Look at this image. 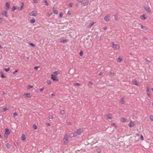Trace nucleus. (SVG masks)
Here are the masks:
<instances>
[{
  "label": "nucleus",
  "instance_id": "f257e3e1",
  "mask_svg": "<svg viewBox=\"0 0 153 153\" xmlns=\"http://www.w3.org/2000/svg\"><path fill=\"white\" fill-rule=\"evenodd\" d=\"M63 142L64 145H66L69 143L68 136L67 134L64 135L63 139Z\"/></svg>",
  "mask_w": 153,
  "mask_h": 153
},
{
  "label": "nucleus",
  "instance_id": "f03ea898",
  "mask_svg": "<svg viewBox=\"0 0 153 153\" xmlns=\"http://www.w3.org/2000/svg\"><path fill=\"white\" fill-rule=\"evenodd\" d=\"M21 5L20 8H19V7H18L15 6H13L12 8V11H14L16 10H18L20 11L22 10L23 8L24 4L22 2H21Z\"/></svg>",
  "mask_w": 153,
  "mask_h": 153
},
{
  "label": "nucleus",
  "instance_id": "7ed1b4c3",
  "mask_svg": "<svg viewBox=\"0 0 153 153\" xmlns=\"http://www.w3.org/2000/svg\"><path fill=\"white\" fill-rule=\"evenodd\" d=\"M112 47L116 50H119L120 48V47L119 45L115 44L113 42L112 43Z\"/></svg>",
  "mask_w": 153,
  "mask_h": 153
},
{
  "label": "nucleus",
  "instance_id": "20e7f679",
  "mask_svg": "<svg viewBox=\"0 0 153 153\" xmlns=\"http://www.w3.org/2000/svg\"><path fill=\"white\" fill-rule=\"evenodd\" d=\"M10 131L8 128H6L5 130V132L4 134V136L5 137H7L8 136L10 135Z\"/></svg>",
  "mask_w": 153,
  "mask_h": 153
},
{
  "label": "nucleus",
  "instance_id": "39448f33",
  "mask_svg": "<svg viewBox=\"0 0 153 153\" xmlns=\"http://www.w3.org/2000/svg\"><path fill=\"white\" fill-rule=\"evenodd\" d=\"M144 10L147 12L151 13H152V10L151 8L149 7L144 6Z\"/></svg>",
  "mask_w": 153,
  "mask_h": 153
},
{
  "label": "nucleus",
  "instance_id": "423d86ee",
  "mask_svg": "<svg viewBox=\"0 0 153 153\" xmlns=\"http://www.w3.org/2000/svg\"><path fill=\"white\" fill-rule=\"evenodd\" d=\"M51 79L54 81H59V79L58 78H57V77L54 74H51Z\"/></svg>",
  "mask_w": 153,
  "mask_h": 153
},
{
  "label": "nucleus",
  "instance_id": "0eeeda50",
  "mask_svg": "<svg viewBox=\"0 0 153 153\" xmlns=\"http://www.w3.org/2000/svg\"><path fill=\"white\" fill-rule=\"evenodd\" d=\"M82 132V130L81 128H79L77 130L76 132L75 133H76L77 136V135H81Z\"/></svg>",
  "mask_w": 153,
  "mask_h": 153
},
{
  "label": "nucleus",
  "instance_id": "6e6552de",
  "mask_svg": "<svg viewBox=\"0 0 153 153\" xmlns=\"http://www.w3.org/2000/svg\"><path fill=\"white\" fill-rule=\"evenodd\" d=\"M88 0H82L81 2L82 4L84 6L87 5L88 3Z\"/></svg>",
  "mask_w": 153,
  "mask_h": 153
},
{
  "label": "nucleus",
  "instance_id": "1a4fd4ad",
  "mask_svg": "<svg viewBox=\"0 0 153 153\" xmlns=\"http://www.w3.org/2000/svg\"><path fill=\"white\" fill-rule=\"evenodd\" d=\"M37 15V12L36 11L33 10L30 13V15L32 16H36Z\"/></svg>",
  "mask_w": 153,
  "mask_h": 153
},
{
  "label": "nucleus",
  "instance_id": "9d476101",
  "mask_svg": "<svg viewBox=\"0 0 153 153\" xmlns=\"http://www.w3.org/2000/svg\"><path fill=\"white\" fill-rule=\"evenodd\" d=\"M2 15L5 17H8L7 11V10L2 11L1 12Z\"/></svg>",
  "mask_w": 153,
  "mask_h": 153
},
{
  "label": "nucleus",
  "instance_id": "9b49d317",
  "mask_svg": "<svg viewBox=\"0 0 153 153\" xmlns=\"http://www.w3.org/2000/svg\"><path fill=\"white\" fill-rule=\"evenodd\" d=\"M128 125L130 127H133L135 126V124L134 121H131Z\"/></svg>",
  "mask_w": 153,
  "mask_h": 153
},
{
  "label": "nucleus",
  "instance_id": "f8f14e48",
  "mask_svg": "<svg viewBox=\"0 0 153 153\" xmlns=\"http://www.w3.org/2000/svg\"><path fill=\"white\" fill-rule=\"evenodd\" d=\"M23 95L26 98H30L32 97L31 94L30 93L24 94Z\"/></svg>",
  "mask_w": 153,
  "mask_h": 153
},
{
  "label": "nucleus",
  "instance_id": "ddd939ff",
  "mask_svg": "<svg viewBox=\"0 0 153 153\" xmlns=\"http://www.w3.org/2000/svg\"><path fill=\"white\" fill-rule=\"evenodd\" d=\"M110 16L108 15H106L104 18V20L106 22H108L110 20Z\"/></svg>",
  "mask_w": 153,
  "mask_h": 153
},
{
  "label": "nucleus",
  "instance_id": "4468645a",
  "mask_svg": "<svg viewBox=\"0 0 153 153\" xmlns=\"http://www.w3.org/2000/svg\"><path fill=\"white\" fill-rule=\"evenodd\" d=\"M140 19L142 20H144L146 19H147L145 16V14H143L142 15L140 16Z\"/></svg>",
  "mask_w": 153,
  "mask_h": 153
},
{
  "label": "nucleus",
  "instance_id": "2eb2a0df",
  "mask_svg": "<svg viewBox=\"0 0 153 153\" xmlns=\"http://www.w3.org/2000/svg\"><path fill=\"white\" fill-rule=\"evenodd\" d=\"M77 136V134L75 132H72L69 135L70 137L72 138Z\"/></svg>",
  "mask_w": 153,
  "mask_h": 153
},
{
  "label": "nucleus",
  "instance_id": "dca6fc26",
  "mask_svg": "<svg viewBox=\"0 0 153 153\" xmlns=\"http://www.w3.org/2000/svg\"><path fill=\"white\" fill-rule=\"evenodd\" d=\"M53 74L56 76L58 75L61 74V72L60 71H56L53 72Z\"/></svg>",
  "mask_w": 153,
  "mask_h": 153
},
{
  "label": "nucleus",
  "instance_id": "f3484780",
  "mask_svg": "<svg viewBox=\"0 0 153 153\" xmlns=\"http://www.w3.org/2000/svg\"><path fill=\"white\" fill-rule=\"evenodd\" d=\"M123 60V59L120 57H119L117 59V61L118 62H121Z\"/></svg>",
  "mask_w": 153,
  "mask_h": 153
},
{
  "label": "nucleus",
  "instance_id": "a211bd4d",
  "mask_svg": "<svg viewBox=\"0 0 153 153\" xmlns=\"http://www.w3.org/2000/svg\"><path fill=\"white\" fill-rule=\"evenodd\" d=\"M127 119L123 117H122L120 119V121L123 123L126 122L127 121Z\"/></svg>",
  "mask_w": 153,
  "mask_h": 153
},
{
  "label": "nucleus",
  "instance_id": "6ab92c4d",
  "mask_svg": "<svg viewBox=\"0 0 153 153\" xmlns=\"http://www.w3.org/2000/svg\"><path fill=\"white\" fill-rule=\"evenodd\" d=\"M68 40L66 39H61L60 40V42L61 43H65Z\"/></svg>",
  "mask_w": 153,
  "mask_h": 153
},
{
  "label": "nucleus",
  "instance_id": "aec40b11",
  "mask_svg": "<svg viewBox=\"0 0 153 153\" xmlns=\"http://www.w3.org/2000/svg\"><path fill=\"white\" fill-rule=\"evenodd\" d=\"M94 24V22H91L90 24L88 25L87 27L88 28L91 27Z\"/></svg>",
  "mask_w": 153,
  "mask_h": 153
},
{
  "label": "nucleus",
  "instance_id": "412c9836",
  "mask_svg": "<svg viewBox=\"0 0 153 153\" xmlns=\"http://www.w3.org/2000/svg\"><path fill=\"white\" fill-rule=\"evenodd\" d=\"M10 7V4L9 2H7L6 4V9L8 10Z\"/></svg>",
  "mask_w": 153,
  "mask_h": 153
},
{
  "label": "nucleus",
  "instance_id": "4be33fe9",
  "mask_svg": "<svg viewBox=\"0 0 153 153\" xmlns=\"http://www.w3.org/2000/svg\"><path fill=\"white\" fill-rule=\"evenodd\" d=\"M53 12L56 14H58V12L57 10L54 7H53Z\"/></svg>",
  "mask_w": 153,
  "mask_h": 153
},
{
  "label": "nucleus",
  "instance_id": "5701e85b",
  "mask_svg": "<svg viewBox=\"0 0 153 153\" xmlns=\"http://www.w3.org/2000/svg\"><path fill=\"white\" fill-rule=\"evenodd\" d=\"M9 108L10 107H5L3 109V111H2V112H4L6 111V110H9Z\"/></svg>",
  "mask_w": 153,
  "mask_h": 153
},
{
  "label": "nucleus",
  "instance_id": "b1692460",
  "mask_svg": "<svg viewBox=\"0 0 153 153\" xmlns=\"http://www.w3.org/2000/svg\"><path fill=\"white\" fill-rule=\"evenodd\" d=\"M107 119L111 120L112 119V117L111 114H108L107 115Z\"/></svg>",
  "mask_w": 153,
  "mask_h": 153
},
{
  "label": "nucleus",
  "instance_id": "393cba45",
  "mask_svg": "<svg viewBox=\"0 0 153 153\" xmlns=\"http://www.w3.org/2000/svg\"><path fill=\"white\" fill-rule=\"evenodd\" d=\"M21 139L22 140H24L26 139V137L24 134H22Z\"/></svg>",
  "mask_w": 153,
  "mask_h": 153
},
{
  "label": "nucleus",
  "instance_id": "a878e982",
  "mask_svg": "<svg viewBox=\"0 0 153 153\" xmlns=\"http://www.w3.org/2000/svg\"><path fill=\"white\" fill-rule=\"evenodd\" d=\"M0 73L1 74V77L2 78H5L6 77V76L4 75L2 72H0Z\"/></svg>",
  "mask_w": 153,
  "mask_h": 153
},
{
  "label": "nucleus",
  "instance_id": "bb28decb",
  "mask_svg": "<svg viewBox=\"0 0 153 153\" xmlns=\"http://www.w3.org/2000/svg\"><path fill=\"white\" fill-rule=\"evenodd\" d=\"M132 83L133 84L136 85L137 86H139V85L137 84V81L136 80H134L133 81Z\"/></svg>",
  "mask_w": 153,
  "mask_h": 153
},
{
  "label": "nucleus",
  "instance_id": "cd10ccee",
  "mask_svg": "<svg viewBox=\"0 0 153 153\" xmlns=\"http://www.w3.org/2000/svg\"><path fill=\"white\" fill-rule=\"evenodd\" d=\"M120 103L123 104L124 102V98L123 97L122 98L120 101Z\"/></svg>",
  "mask_w": 153,
  "mask_h": 153
},
{
  "label": "nucleus",
  "instance_id": "c85d7f7f",
  "mask_svg": "<svg viewBox=\"0 0 153 153\" xmlns=\"http://www.w3.org/2000/svg\"><path fill=\"white\" fill-rule=\"evenodd\" d=\"M33 87V86L29 85L27 86V88L28 89H29L30 88H32Z\"/></svg>",
  "mask_w": 153,
  "mask_h": 153
},
{
  "label": "nucleus",
  "instance_id": "c756f323",
  "mask_svg": "<svg viewBox=\"0 0 153 153\" xmlns=\"http://www.w3.org/2000/svg\"><path fill=\"white\" fill-rule=\"evenodd\" d=\"M33 128L34 129V130H35L37 129V127L36 125L35 124H34L33 126Z\"/></svg>",
  "mask_w": 153,
  "mask_h": 153
},
{
  "label": "nucleus",
  "instance_id": "7c9ffc66",
  "mask_svg": "<svg viewBox=\"0 0 153 153\" xmlns=\"http://www.w3.org/2000/svg\"><path fill=\"white\" fill-rule=\"evenodd\" d=\"M66 124L68 126H70L72 125V123L71 122L68 121L66 122Z\"/></svg>",
  "mask_w": 153,
  "mask_h": 153
},
{
  "label": "nucleus",
  "instance_id": "2f4dec72",
  "mask_svg": "<svg viewBox=\"0 0 153 153\" xmlns=\"http://www.w3.org/2000/svg\"><path fill=\"white\" fill-rule=\"evenodd\" d=\"M74 86H79L80 85V84L79 83H75L74 84Z\"/></svg>",
  "mask_w": 153,
  "mask_h": 153
},
{
  "label": "nucleus",
  "instance_id": "473e14b6",
  "mask_svg": "<svg viewBox=\"0 0 153 153\" xmlns=\"http://www.w3.org/2000/svg\"><path fill=\"white\" fill-rule=\"evenodd\" d=\"M47 83L48 85H51V80H48L47 81Z\"/></svg>",
  "mask_w": 153,
  "mask_h": 153
},
{
  "label": "nucleus",
  "instance_id": "72a5a7b5",
  "mask_svg": "<svg viewBox=\"0 0 153 153\" xmlns=\"http://www.w3.org/2000/svg\"><path fill=\"white\" fill-rule=\"evenodd\" d=\"M4 69L5 71L6 72L9 71L10 69L9 68H4Z\"/></svg>",
  "mask_w": 153,
  "mask_h": 153
},
{
  "label": "nucleus",
  "instance_id": "f704fd0d",
  "mask_svg": "<svg viewBox=\"0 0 153 153\" xmlns=\"http://www.w3.org/2000/svg\"><path fill=\"white\" fill-rule=\"evenodd\" d=\"M35 22V20L34 19H33L30 20V22L31 23H34Z\"/></svg>",
  "mask_w": 153,
  "mask_h": 153
},
{
  "label": "nucleus",
  "instance_id": "c9c22d12",
  "mask_svg": "<svg viewBox=\"0 0 153 153\" xmlns=\"http://www.w3.org/2000/svg\"><path fill=\"white\" fill-rule=\"evenodd\" d=\"M149 118L151 121H153V116L152 115H150Z\"/></svg>",
  "mask_w": 153,
  "mask_h": 153
},
{
  "label": "nucleus",
  "instance_id": "e433bc0d",
  "mask_svg": "<svg viewBox=\"0 0 153 153\" xmlns=\"http://www.w3.org/2000/svg\"><path fill=\"white\" fill-rule=\"evenodd\" d=\"M111 126H112L114 127L115 128H116L117 126H116L115 123H112L111 124Z\"/></svg>",
  "mask_w": 153,
  "mask_h": 153
},
{
  "label": "nucleus",
  "instance_id": "4c0bfd02",
  "mask_svg": "<svg viewBox=\"0 0 153 153\" xmlns=\"http://www.w3.org/2000/svg\"><path fill=\"white\" fill-rule=\"evenodd\" d=\"M39 68V66H35L34 67V69L37 71L38 69Z\"/></svg>",
  "mask_w": 153,
  "mask_h": 153
},
{
  "label": "nucleus",
  "instance_id": "58836bf2",
  "mask_svg": "<svg viewBox=\"0 0 153 153\" xmlns=\"http://www.w3.org/2000/svg\"><path fill=\"white\" fill-rule=\"evenodd\" d=\"M63 15V14L62 12H60L59 14V16L60 18H62Z\"/></svg>",
  "mask_w": 153,
  "mask_h": 153
},
{
  "label": "nucleus",
  "instance_id": "ea45409f",
  "mask_svg": "<svg viewBox=\"0 0 153 153\" xmlns=\"http://www.w3.org/2000/svg\"><path fill=\"white\" fill-rule=\"evenodd\" d=\"M140 139L141 140H143L144 138L142 135H140Z\"/></svg>",
  "mask_w": 153,
  "mask_h": 153
},
{
  "label": "nucleus",
  "instance_id": "a19ab883",
  "mask_svg": "<svg viewBox=\"0 0 153 153\" xmlns=\"http://www.w3.org/2000/svg\"><path fill=\"white\" fill-rule=\"evenodd\" d=\"M44 2L46 3V5L48 6L49 5V4L46 0H44Z\"/></svg>",
  "mask_w": 153,
  "mask_h": 153
},
{
  "label": "nucleus",
  "instance_id": "79ce46f5",
  "mask_svg": "<svg viewBox=\"0 0 153 153\" xmlns=\"http://www.w3.org/2000/svg\"><path fill=\"white\" fill-rule=\"evenodd\" d=\"M18 69H17V70H15L13 72V74H15L16 73H17V72H18Z\"/></svg>",
  "mask_w": 153,
  "mask_h": 153
},
{
  "label": "nucleus",
  "instance_id": "37998d69",
  "mask_svg": "<svg viewBox=\"0 0 153 153\" xmlns=\"http://www.w3.org/2000/svg\"><path fill=\"white\" fill-rule=\"evenodd\" d=\"M49 118L50 119H53V116L52 115H50L49 116Z\"/></svg>",
  "mask_w": 153,
  "mask_h": 153
},
{
  "label": "nucleus",
  "instance_id": "c03bdc74",
  "mask_svg": "<svg viewBox=\"0 0 153 153\" xmlns=\"http://www.w3.org/2000/svg\"><path fill=\"white\" fill-rule=\"evenodd\" d=\"M13 116H14L17 117L18 116V114L16 112H15L13 114Z\"/></svg>",
  "mask_w": 153,
  "mask_h": 153
},
{
  "label": "nucleus",
  "instance_id": "a18cd8bd",
  "mask_svg": "<svg viewBox=\"0 0 153 153\" xmlns=\"http://www.w3.org/2000/svg\"><path fill=\"white\" fill-rule=\"evenodd\" d=\"M29 45H30L31 46H32L33 47H35V45L33 44L32 43H30Z\"/></svg>",
  "mask_w": 153,
  "mask_h": 153
},
{
  "label": "nucleus",
  "instance_id": "49530a36",
  "mask_svg": "<svg viewBox=\"0 0 153 153\" xmlns=\"http://www.w3.org/2000/svg\"><path fill=\"white\" fill-rule=\"evenodd\" d=\"M44 89V88L43 87L42 88H40L39 89V90L40 91L42 92V91H43Z\"/></svg>",
  "mask_w": 153,
  "mask_h": 153
},
{
  "label": "nucleus",
  "instance_id": "de8ad7c7",
  "mask_svg": "<svg viewBox=\"0 0 153 153\" xmlns=\"http://www.w3.org/2000/svg\"><path fill=\"white\" fill-rule=\"evenodd\" d=\"M10 145L8 143H7L6 145V146L8 148H9L10 147Z\"/></svg>",
  "mask_w": 153,
  "mask_h": 153
},
{
  "label": "nucleus",
  "instance_id": "09e8293b",
  "mask_svg": "<svg viewBox=\"0 0 153 153\" xmlns=\"http://www.w3.org/2000/svg\"><path fill=\"white\" fill-rule=\"evenodd\" d=\"M140 27L142 29H144L145 28L144 26L142 25H140Z\"/></svg>",
  "mask_w": 153,
  "mask_h": 153
},
{
  "label": "nucleus",
  "instance_id": "8fccbe9b",
  "mask_svg": "<svg viewBox=\"0 0 153 153\" xmlns=\"http://www.w3.org/2000/svg\"><path fill=\"white\" fill-rule=\"evenodd\" d=\"M73 3H70L69 4V5L70 7H72V6H73Z\"/></svg>",
  "mask_w": 153,
  "mask_h": 153
},
{
  "label": "nucleus",
  "instance_id": "3c124183",
  "mask_svg": "<svg viewBox=\"0 0 153 153\" xmlns=\"http://www.w3.org/2000/svg\"><path fill=\"white\" fill-rule=\"evenodd\" d=\"M110 74L112 76H113L114 74V72H111L110 73Z\"/></svg>",
  "mask_w": 153,
  "mask_h": 153
},
{
  "label": "nucleus",
  "instance_id": "603ef678",
  "mask_svg": "<svg viewBox=\"0 0 153 153\" xmlns=\"http://www.w3.org/2000/svg\"><path fill=\"white\" fill-rule=\"evenodd\" d=\"M64 113V111L63 110H62L60 111V113L61 114H63Z\"/></svg>",
  "mask_w": 153,
  "mask_h": 153
},
{
  "label": "nucleus",
  "instance_id": "864d4df0",
  "mask_svg": "<svg viewBox=\"0 0 153 153\" xmlns=\"http://www.w3.org/2000/svg\"><path fill=\"white\" fill-rule=\"evenodd\" d=\"M2 21H3L2 19L1 18H0V24L2 22Z\"/></svg>",
  "mask_w": 153,
  "mask_h": 153
},
{
  "label": "nucleus",
  "instance_id": "5fc2aeb1",
  "mask_svg": "<svg viewBox=\"0 0 153 153\" xmlns=\"http://www.w3.org/2000/svg\"><path fill=\"white\" fill-rule=\"evenodd\" d=\"M83 53L82 51H81L80 52L79 54L81 56H82V55Z\"/></svg>",
  "mask_w": 153,
  "mask_h": 153
},
{
  "label": "nucleus",
  "instance_id": "6e6d98bb",
  "mask_svg": "<svg viewBox=\"0 0 153 153\" xmlns=\"http://www.w3.org/2000/svg\"><path fill=\"white\" fill-rule=\"evenodd\" d=\"M103 73L102 72H100L99 74V75L101 76L102 75Z\"/></svg>",
  "mask_w": 153,
  "mask_h": 153
},
{
  "label": "nucleus",
  "instance_id": "4d7b16f0",
  "mask_svg": "<svg viewBox=\"0 0 153 153\" xmlns=\"http://www.w3.org/2000/svg\"><path fill=\"white\" fill-rule=\"evenodd\" d=\"M88 84L90 85H91L93 84V83L91 82H89Z\"/></svg>",
  "mask_w": 153,
  "mask_h": 153
},
{
  "label": "nucleus",
  "instance_id": "13d9d810",
  "mask_svg": "<svg viewBox=\"0 0 153 153\" xmlns=\"http://www.w3.org/2000/svg\"><path fill=\"white\" fill-rule=\"evenodd\" d=\"M136 136H140V135H140L139 133L136 134Z\"/></svg>",
  "mask_w": 153,
  "mask_h": 153
},
{
  "label": "nucleus",
  "instance_id": "bf43d9fd",
  "mask_svg": "<svg viewBox=\"0 0 153 153\" xmlns=\"http://www.w3.org/2000/svg\"><path fill=\"white\" fill-rule=\"evenodd\" d=\"M34 2L35 3H37V0H33Z\"/></svg>",
  "mask_w": 153,
  "mask_h": 153
},
{
  "label": "nucleus",
  "instance_id": "052dcab7",
  "mask_svg": "<svg viewBox=\"0 0 153 153\" xmlns=\"http://www.w3.org/2000/svg\"><path fill=\"white\" fill-rule=\"evenodd\" d=\"M147 93H149V89L148 88L147 89Z\"/></svg>",
  "mask_w": 153,
  "mask_h": 153
},
{
  "label": "nucleus",
  "instance_id": "680f3d73",
  "mask_svg": "<svg viewBox=\"0 0 153 153\" xmlns=\"http://www.w3.org/2000/svg\"><path fill=\"white\" fill-rule=\"evenodd\" d=\"M46 125H47V126H50V124H49V123H46Z\"/></svg>",
  "mask_w": 153,
  "mask_h": 153
},
{
  "label": "nucleus",
  "instance_id": "e2e57ef3",
  "mask_svg": "<svg viewBox=\"0 0 153 153\" xmlns=\"http://www.w3.org/2000/svg\"><path fill=\"white\" fill-rule=\"evenodd\" d=\"M114 17H115V19L116 20V21H117V17H116V15H115L114 16Z\"/></svg>",
  "mask_w": 153,
  "mask_h": 153
},
{
  "label": "nucleus",
  "instance_id": "0e129e2a",
  "mask_svg": "<svg viewBox=\"0 0 153 153\" xmlns=\"http://www.w3.org/2000/svg\"><path fill=\"white\" fill-rule=\"evenodd\" d=\"M51 96H53V97H54V96H55V94H53V93L52 94H51Z\"/></svg>",
  "mask_w": 153,
  "mask_h": 153
},
{
  "label": "nucleus",
  "instance_id": "69168bd1",
  "mask_svg": "<svg viewBox=\"0 0 153 153\" xmlns=\"http://www.w3.org/2000/svg\"><path fill=\"white\" fill-rule=\"evenodd\" d=\"M67 14H71V12H70V11H68V13H67Z\"/></svg>",
  "mask_w": 153,
  "mask_h": 153
},
{
  "label": "nucleus",
  "instance_id": "338daca9",
  "mask_svg": "<svg viewBox=\"0 0 153 153\" xmlns=\"http://www.w3.org/2000/svg\"><path fill=\"white\" fill-rule=\"evenodd\" d=\"M147 94L148 96H149V97H150V95L149 94V93H147Z\"/></svg>",
  "mask_w": 153,
  "mask_h": 153
},
{
  "label": "nucleus",
  "instance_id": "774afa93",
  "mask_svg": "<svg viewBox=\"0 0 153 153\" xmlns=\"http://www.w3.org/2000/svg\"><path fill=\"white\" fill-rule=\"evenodd\" d=\"M52 14V13H48L49 16H50Z\"/></svg>",
  "mask_w": 153,
  "mask_h": 153
}]
</instances>
